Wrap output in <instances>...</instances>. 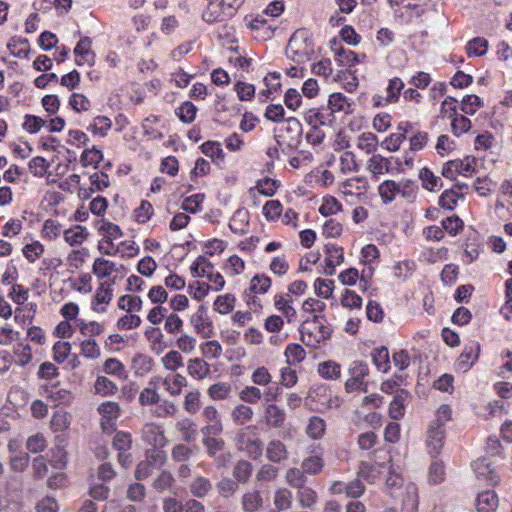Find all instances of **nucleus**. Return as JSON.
Wrapping results in <instances>:
<instances>
[{"mask_svg":"<svg viewBox=\"0 0 512 512\" xmlns=\"http://www.w3.org/2000/svg\"><path fill=\"white\" fill-rule=\"evenodd\" d=\"M314 53V44L305 29H299L291 36L286 54L296 63H303L310 59Z\"/></svg>","mask_w":512,"mask_h":512,"instance_id":"f257e3e1","label":"nucleus"},{"mask_svg":"<svg viewBox=\"0 0 512 512\" xmlns=\"http://www.w3.org/2000/svg\"><path fill=\"white\" fill-rule=\"evenodd\" d=\"M193 277L206 278L213 284L214 291H220L225 286L224 277L215 271L213 264L204 256H199L191 265Z\"/></svg>","mask_w":512,"mask_h":512,"instance_id":"f03ea898","label":"nucleus"},{"mask_svg":"<svg viewBox=\"0 0 512 512\" xmlns=\"http://www.w3.org/2000/svg\"><path fill=\"white\" fill-rule=\"evenodd\" d=\"M301 340L307 346L315 347L321 341L328 339L331 335L329 327L324 326L318 316H314L312 323H304L300 329Z\"/></svg>","mask_w":512,"mask_h":512,"instance_id":"7ed1b4c3","label":"nucleus"},{"mask_svg":"<svg viewBox=\"0 0 512 512\" xmlns=\"http://www.w3.org/2000/svg\"><path fill=\"white\" fill-rule=\"evenodd\" d=\"M349 379L345 383L347 393L355 391L367 392V384L364 379L369 374L368 365L361 361H353L348 368Z\"/></svg>","mask_w":512,"mask_h":512,"instance_id":"20e7f679","label":"nucleus"},{"mask_svg":"<svg viewBox=\"0 0 512 512\" xmlns=\"http://www.w3.org/2000/svg\"><path fill=\"white\" fill-rule=\"evenodd\" d=\"M476 159L467 156L464 159L448 161L442 168V175L448 179H455L456 175L471 176L476 170Z\"/></svg>","mask_w":512,"mask_h":512,"instance_id":"39448f33","label":"nucleus"},{"mask_svg":"<svg viewBox=\"0 0 512 512\" xmlns=\"http://www.w3.org/2000/svg\"><path fill=\"white\" fill-rule=\"evenodd\" d=\"M250 427L243 428L236 434L238 448L245 451L250 457L258 458L262 454L263 445L250 430Z\"/></svg>","mask_w":512,"mask_h":512,"instance_id":"423d86ee","label":"nucleus"},{"mask_svg":"<svg viewBox=\"0 0 512 512\" xmlns=\"http://www.w3.org/2000/svg\"><path fill=\"white\" fill-rule=\"evenodd\" d=\"M201 416L204 421V426L200 430L202 435L221 434L223 432V423L215 406H205Z\"/></svg>","mask_w":512,"mask_h":512,"instance_id":"0eeeda50","label":"nucleus"},{"mask_svg":"<svg viewBox=\"0 0 512 512\" xmlns=\"http://www.w3.org/2000/svg\"><path fill=\"white\" fill-rule=\"evenodd\" d=\"M97 230L98 233L103 237L99 244L100 252L106 255L112 254L108 249V246L113 247V241L122 236L121 229L114 223L102 221L99 223Z\"/></svg>","mask_w":512,"mask_h":512,"instance_id":"6e6552de","label":"nucleus"},{"mask_svg":"<svg viewBox=\"0 0 512 512\" xmlns=\"http://www.w3.org/2000/svg\"><path fill=\"white\" fill-rule=\"evenodd\" d=\"M278 390L279 388H273L268 387L265 392H262L258 387L256 386H246L244 387L240 393L239 398L248 404H256L258 403L263 397L267 401H273L278 396Z\"/></svg>","mask_w":512,"mask_h":512,"instance_id":"1a4fd4ad","label":"nucleus"},{"mask_svg":"<svg viewBox=\"0 0 512 512\" xmlns=\"http://www.w3.org/2000/svg\"><path fill=\"white\" fill-rule=\"evenodd\" d=\"M403 88L404 83L399 77L390 79L385 89V97L381 95H374L372 98L373 105L379 107L386 104L396 103L399 100V96Z\"/></svg>","mask_w":512,"mask_h":512,"instance_id":"9d476101","label":"nucleus"},{"mask_svg":"<svg viewBox=\"0 0 512 512\" xmlns=\"http://www.w3.org/2000/svg\"><path fill=\"white\" fill-rule=\"evenodd\" d=\"M112 285L113 282H104L97 287L91 303V307L94 312L105 313L107 311V306L110 304L113 298Z\"/></svg>","mask_w":512,"mask_h":512,"instance_id":"9b49d317","label":"nucleus"},{"mask_svg":"<svg viewBox=\"0 0 512 512\" xmlns=\"http://www.w3.org/2000/svg\"><path fill=\"white\" fill-rule=\"evenodd\" d=\"M325 269L326 275H334L335 268L344 262L343 248L335 244L325 245Z\"/></svg>","mask_w":512,"mask_h":512,"instance_id":"f8f14e48","label":"nucleus"},{"mask_svg":"<svg viewBox=\"0 0 512 512\" xmlns=\"http://www.w3.org/2000/svg\"><path fill=\"white\" fill-rule=\"evenodd\" d=\"M143 441L154 448H162L167 443V439L160 426L154 423H146L141 430Z\"/></svg>","mask_w":512,"mask_h":512,"instance_id":"ddd939ff","label":"nucleus"},{"mask_svg":"<svg viewBox=\"0 0 512 512\" xmlns=\"http://www.w3.org/2000/svg\"><path fill=\"white\" fill-rule=\"evenodd\" d=\"M191 324L195 331L203 337L208 338L212 335V322L207 315V309L200 306L191 317Z\"/></svg>","mask_w":512,"mask_h":512,"instance_id":"4468645a","label":"nucleus"},{"mask_svg":"<svg viewBox=\"0 0 512 512\" xmlns=\"http://www.w3.org/2000/svg\"><path fill=\"white\" fill-rule=\"evenodd\" d=\"M274 306L287 323H293L297 319V312L292 305V297L290 294L278 293L274 296Z\"/></svg>","mask_w":512,"mask_h":512,"instance_id":"2eb2a0df","label":"nucleus"},{"mask_svg":"<svg viewBox=\"0 0 512 512\" xmlns=\"http://www.w3.org/2000/svg\"><path fill=\"white\" fill-rule=\"evenodd\" d=\"M368 188V183L364 178L353 177L341 183L339 189L346 197L359 198L365 195Z\"/></svg>","mask_w":512,"mask_h":512,"instance_id":"dca6fc26","label":"nucleus"},{"mask_svg":"<svg viewBox=\"0 0 512 512\" xmlns=\"http://www.w3.org/2000/svg\"><path fill=\"white\" fill-rule=\"evenodd\" d=\"M98 412L102 416L101 425L104 430H110L114 427V421L120 416V407L118 403L107 401L98 407Z\"/></svg>","mask_w":512,"mask_h":512,"instance_id":"f3484780","label":"nucleus"},{"mask_svg":"<svg viewBox=\"0 0 512 512\" xmlns=\"http://www.w3.org/2000/svg\"><path fill=\"white\" fill-rule=\"evenodd\" d=\"M91 44L92 41L89 37H83L78 41L74 49L75 61L78 66L84 64L93 65L95 55L91 50Z\"/></svg>","mask_w":512,"mask_h":512,"instance_id":"a211bd4d","label":"nucleus"},{"mask_svg":"<svg viewBox=\"0 0 512 512\" xmlns=\"http://www.w3.org/2000/svg\"><path fill=\"white\" fill-rule=\"evenodd\" d=\"M444 428L430 424L427 435V446L431 456H437L444 445Z\"/></svg>","mask_w":512,"mask_h":512,"instance_id":"6ab92c4d","label":"nucleus"},{"mask_svg":"<svg viewBox=\"0 0 512 512\" xmlns=\"http://www.w3.org/2000/svg\"><path fill=\"white\" fill-rule=\"evenodd\" d=\"M263 418L268 426L280 428L284 424L286 413L279 406L269 403L264 405Z\"/></svg>","mask_w":512,"mask_h":512,"instance_id":"aec40b11","label":"nucleus"},{"mask_svg":"<svg viewBox=\"0 0 512 512\" xmlns=\"http://www.w3.org/2000/svg\"><path fill=\"white\" fill-rule=\"evenodd\" d=\"M144 336L149 343L150 350L160 355L167 348L164 335L158 327H149L145 330Z\"/></svg>","mask_w":512,"mask_h":512,"instance_id":"412c9836","label":"nucleus"},{"mask_svg":"<svg viewBox=\"0 0 512 512\" xmlns=\"http://www.w3.org/2000/svg\"><path fill=\"white\" fill-rule=\"evenodd\" d=\"M498 505L499 498L493 490H486L477 495L476 509L478 512H495Z\"/></svg>","mask_w":512,"mask_h":512,"instance_id":"4be33fe9","label":"nucleus"},{"mask_svg":"<svg viewBox=\"0 0 512 512\" xmlns=\"http://www.w3.org/2000/svg\"><path fill=\"white\" fill-rule=\"evenodd\" d=\"M187 373L195 380H204L210 373V365L203 358H191L186 363Z\"/></svg>","mask_w":512,"mask_h":512,"instance_id":"5701e85b","label":"nucleus"},{"mask_svg":"<svg viewBox=\"0 0 512 512\" xmlns=\"http://www.w3.org/2000/svg\"><path fill=\"white\" fill-rule=\"evenodd\" d=\"M162 385L170 396H178L187 386V379L180 373H172L163 378Z\"/></svg>","mask_w":512,"mask_h":512,"instance_id":"b1692460","label":"nucleus"},{"mask_svg":"<svg viewBox=\"0 0 512 512\" xmlns=\"http://www.w3.org/2000/svg\"><path fill=\"white\" fill-rule=\"evenodd\" d=\"M328 107L333 113L342 112L344 114H351L353 112L352 102L343 93H332L328 99Z\"/></svg>","mask_w":512,"mask_h":512,"instance_id":"393cba45","label":"nucleus"},{"mask_svg":"<svg viewBox=\"0 0 512 512\" xmlns=\"http://www.w3.org/2000/svg\"><path fill=\"white\" fill-rule=\"evenodd\" d=\"M382 466L377 463L361 462L357 472L358 478L365 480L369 484L375 483L381 474Z\"/></svg>","mask_w":512,"mask_h":512,"instance_id":"a878e982","label":"nucleus"},{"mask_svg":"<svg viewBox=\"0 0 512 512\" xmlns=\"http://www.w3.org/2000/svg\"><path fill=\"white\" fill-rule=\"evenodd\" d=\"M153 488L158 492L176 493V480L171 472L163 470L153 481Z\"/></svg>","mask_w":512,"mask_h":512,"instance_id":"bb28decb","label":"nucleus"},{"mask_svg":"<svg viewBox=\"0 0 512 512\" xmlns=\"http://www.w3.org/2000/svg\"><path fill=\"white\" fill-rule=\"evenodd\" d=\"M224 11V7L220 4L219 0H211L203 11L202 18L208 23L222 21L228 17Z\"/></svg>","mask_w":512,"mask_h":512,"instance_id":"cd10ccee","label":"nucleus"},{"mask_svg":"<svg viewBox=\"0 0 512 512\" xmlns=\"http://www.w3.org/2000/svg\"><path fill=\"white\" fill-rule=\"evenodd\" d=\"M44 393L46 398L55 405L68 404L72 399L71 393L68 390L56 385L46 387Z\"/></svg>","mask_w":512,"mask_h":512,"instance_id":"c85d7f7f","label":"nucleus"},{"mask_svg":"<svg viewBox=\"0 0 512 512\" xmlns=\"http://www.w3.org/2000/svg\"><path fill=\"white\" fill-rule=\"evenodd\" d=\"M331 114L324 113L320 108H310L304 112V121L311 128H319L326 125L330 120Z\"/></svg>","mask_w":512,"mask_h":512,"instance_id":"c756f323","label":"nucleus"},{"mask_svg":"<svg viewBox=\"0 0 512 512\" xmlns=\"http://www.w3.org/2000/svg\"><path fill=\"white\" fill-rule=\"evenodd\" d=\"M409 126V123H401L398 126V132L392 133L389 137L385 139L383 142V145L385 148L391 152L398 151L401 144L406 138L407 133V127Z\"/></svg>","mask_w":512,"mask_h":512,"instance_id":"7c9ffc66","label":"nucleus"},{"mask_svg":"<svg viewBox=\"0 0 512 512\" xmlns=\"http://www.w3.org/2000/svg\"><path fill=\"white\" fill-rule=\"evenodd\" d=\"M317 372L326 380H337L341 377V366L333 360H327L318 364Z\"/></svg>","mask_w":512,"mask_h":512,"instance_id":"2f4dec72","label":"nucleus"},{"mask_svg":"<svg viewBox=\"0 0 512 512\" xmlns=\"http://www.w3.org/2000/svg\"><path fill=\"white\" fill-rule=\"evenodd\" d=\"M301 468L308 475H318L324 468V459L321 453L310 455L303 459Z\"/></svg>","mask_w":512,"mask_h":512,"instance_id":"473e14b6","label":"nucleus"},{"mask_svg":"<svg viewBox=\"0 0 512 512\" xmlns=\"http://www.w3.org/2000/svg\"><path fill=\"white\" fill-rule=\"evenodd\" d=\"M378 193L383 203H391L399 195V182L386 180L378 187Z\"/></svg>","mask_w":512,"mask_h":512,"instance_id":"72a5a7b5","label":"nucleus"},{"mask_svg":"<svg viewBox=\"0 0 512 512\" xmlns=\"http://www.w3.org/2000/svg\"><path fill=\"white\" fill-rule=\"evenodd\" d=\"M390 165V160L379 154H373L367 161V169L375 176L389 172Z\"/></svg>","mask_w":512,"mask_h":512,"instance_id":"f704fd0d","label":"nucleus"},{"mask_svg":"<svg viewBox=\"0 0 512 512\" xmlns=\"http://www.w3.org/2000/svg\"><path fill=\"white\" fill-rule=\"evenodd\" d=\"M13 354L16 364L21 367L28 365L33 359L32 348L28 343L17 342L13 347Z\"/></svg>","mask_w":512,"mask_h":512,"instance_id":"c9c22d12","label":"nucleus"},{"mask_svg":"<svg viewBox=\"0 0 512 512\" xmlns=\"http://www.w3.org/2000/svg\"><path fill=\"white\" fill-rule=\"evenodd\" d=\"M93 273L100 279L108 278L112 273L117 271L116 264L104 258H96L93 267Z\"/></svg>","mask_w":512,"mask_h":512,"instance_id":"e433bc0d","label":"nucleus"},{"mask_svg":"<svg viewBox=\"0 0 512 512\" xmlns=\"http://www.w3.org/2000/svg\"><path fill=\"white\" fill-rule=\"evenodd\" d=\"M249 226L248 212L243 210H237L229 222L231 231L235 234L242 235L247 232Z\"/></svg>","mask_w":512,"mask_h":512,"instance_id":"4c0bfd02","label":"nucleus"},{"mask_svg":"<svg viewBox=\"0 0 512 512\" xmlns=\"http://www.w3.org/2000/svg\"><path fill=\"white\" fill-rule=\"evenodd\" d=\"M88 235L89 233L85 227L76 225L64 231V240L71 246L81 245Z\"/></svg>","mask_w":512,"mask_h":512,"instance_id":"58836bf2","label":"nucleus"},{"mask_svg":"<svg viewBox=\"0 0 512 512\" xmlns=\"http://www.w3.org/2000/svg\"><path fill=\"white\" fill-rule=\"evenodd\" d=\"M266 452L268 459L275 463H279L288 457L286 447L280 440L270 441Z\"/></svg>","mask_w":512,"mask_h":512,"instance_id":"ea45409f","label":"nucleus"},{"mask_svg":"<svg viewBox=\"0 0 512 512\" xmlns=\"http://www.w3.org/2000/svg\"><path fill=\"white\" fill-rule=\"evenodd\" d=\"M479 352L480 345L478 343L466 346L459 357V365L461 368L464 370L471 368L473 363L478 359Z\"/></svg>","mask_w":512,"mask_h":512,"instance_id":"a19ab883","label":"nucleus"},{"mask_svg":"<svg viewBox=\"0 0 512 512\" xmlns=\"http://www.w3.org/2000/svg\"><path fill=\"white\" fill-rule=\"evenodd\" d=\"M189 489L194 497L204 498L211 491L212 484L208 478L198 476L191 481Z\"/></svg>","mask_w":512,"mask_h":512,"instance_id":"79ce46f5","label":"nucleus"},{"mask_svg":"<svg viewBox=\"0 0 512 512\" xmlns=\"http://www.w3.org/2000/svg\"><path fill=\"white\" fill-rule=\"evenodd\" d=\"M236 303V297L227 293L216 297L213 303V309L219 314L226 315L233 311Z\"/></svg>","mask_w":512,"mask_h":512,"instance_id":"37998d69","label":"nucleus"},{"mask_svg":"<svg viewBox=\"0 0 512 512\" xmlns=\"http://www.w3.org/2000/svg\"><path fill=\"white\" fill-rule=\"evenodd\" d=\"M271 285V278L264 273H260L250 280L249 290L254 294H265L269 291Z\"/></svg>","mask_w":512,"mask_h":512,"instance_id":"c03bdc74","label":"nucleus"},{"mask_svg":"<svg viewBox=\"0 0 512 512\" xmlns=\"http://www.w3.org/2000/svg\"><path fill=\"white\" fill-rule=\"evenodd\" d=\"M263 504L259 491L246 492L242 496L241 505L244 512H256Z\"/></svg>","mask_w":512,"mask_h":512,"instance_id":"a18cd8bd","label":"nucleus"},{"mask_svg":"<svg viewBox=\"0 0 512 512\" xmlns=\"http://www.w3.org/2000/svg\"><path fill=\"white\" fill-rule=\"evenodd\" d=\"M201 150L217 164L224 161L225 154L220 142L207 141L201 145Z\"/></svg>","mask_w":512,"mask_h":512,"instance_id":"49530a36","label":"nucleus"},{"mask_svg":"<svg viewBox=\"0 0 512 512\" xmlns=\"http://www.w3.org/2000/svg\"><path fill=\"white\" fill-rule=\"evenodd\" d=\"M161 363L165 369L175 372L184 366V358L179 351L171 350L161 358Z\"/></svg>","mask_w":512,"mask_h":512,"instance_id":"de8ad7c7","label":"nucleus"},{"mask_svg":"<svg viewBox=\"0 0 512 512\" xmlns=\"http://www.w3.org/2000/svg\"><path fill=\"white\" fill-rule=\"evenodd\" d=\"M218 435L219 434L202 435V444L206 448L207 454L213 458L225 447L224 440L222 438H218Z\"/></svg>","mask_w":512,"mask_h":512,"instance_id":"09e8293b","label":"nucleus"},{"mask_svg":"<svg viewBox=\"0 0 512 512\" xmlns=\"http://www.w3.org/2000/svg\"><path fill=\"white\" fill-rule=\"evenodd\" d=\"M449 119L451 120V131L456 137L467 133L472 127L471 120L462 114L458 113Z\"/></svg>","mask_w":512,"mask_h":512,"instance_id":"8fccbe9b","label":"nucleus"},{"mask_svg":"<svg viewBox=\"0 0 512 512\" xmlns=\"http://www.w3.org/2000/svg\"><path fill=\"white\" fill-rule=\"evenodd\" d=\"M326 431V422L324 419L318 416H313L309 419L306 434L311 439H320L323 437Z\"/></svg>","mask_w":512,"mask_h":512,"instance_id":"3c124183","label":"nucleus"},{"mask_svg":"<svg viewBox=\"0 0 512 512\" xmlns=\"http://www.w3.org/2000/svg\"><path fill=\"white\" fill-rule=\"evenodd\" d=\"M419 178L422 181V186L429 191H436L442 187V180L440 177L428 168H422L419 171Z\"/></svg>","mask_w":512,"mask_h":512,"instance_id":"603ef678","label":"nucleus"},{"mask_svg":"<svg viewBox=\"0 0 512 512\" xmlns=\"http://www.w3.org/2000/svg\"><path fill=\"white\" fill-rule=\"evenodd\" d=\"M483 105V100L477 95H466L461 101L460 110L464 114L472 116L478 111V109L483 107Z\"/></svg>","mask_w":512,"mask_h":512,"instance_id":"864d4df0","label":"nucleus"},{"mask_svg":"<svg viewBox=\"0 0 512 512\" xmlns=\"http://www.w3.org/2000/svg\"><path fill=\"white\" fill-rule=\"evenodd\" d=\"M118 307L127 313L139 312L142 309V299L135 295H123L118 300Z\"/></svg>","mask_w":512,"mask_h":512,"instance_id":"5fc2aeb1","label":"nucleus"},{"mask_svg":"<svg viewBox=\"0 0 512 512\" xmlns=\"http://www.w3.org/2000/svg\"><path fill=\"white\" fill-rule=\"evenodd\" d=\"M253 414L254 412L251 407L245 404H239L233 408L231 417L235 424L244 425L252 419Z\"/></svg>","mask_w":512,"mask_h":512,"instance_id":"6e6d98bb","label":"nucleus"},{"mask_svg":"<svg viewBox=\"0 0 512 512\" xmlns=\"http://www.w3.org/2000/svg\"><path fill=\"white\" fill-rule=\"evenodd\" d=\"M474 470L479 479H484L489 484L495 485L500 481L497 473L490 469L488 465L485 466L482 461H477L474 463Z\"/></svg>","mask_w":512,"mask_h":512,"instance_id":"4d7b16f0","label":"nucleus"},{"mask_svg":"<svg viewBox=\"0 0 512 512\" xmlns=\"http://www.w3.org/2000/svg\"><path fill=\"white\" fill-rule=\"evenodd\" d=\"M372 360L379 371L386 373L389 370V351L386 347L374 349Z\"/></svg>","mask_w":512,"mask_h":512,"instance_id":"13d9d810","label":"nucleus"},{"mask_svg":"<svg viewBox=\"0 0 512 512\" xmlns=\"http://www.w3.org/2000/svg\"><path fill=\"white\" fill-rule=\"evenodd\" d=\"M176 115L183 123H192L195 120L197 107L190 101L183 102L176 110Z\"/></svg>","mask_w":512,"mask_h":512,"instance_id":"bf43d9fd","label":"nucleus"},{"mask_svg":"<svg viewBox=\"0 0 512 512\" xmlns=\"http://www.w3.org/2000/svg\"><path fill=\"white\" fill-rule=\"evenodd\" d=\"M285 356L289 365H295L301 363L305 359L306 352L301 345L292 343L286 347Z\"/></svg>","mask_w":512,"mask_h":512,"instance_id":"052dcab7","label":"nucleus"},{"mask_svg":"<svg viewBox=\"0 0 512 512\" xmlns=\"http://www.w3.org/2000/svg\"><path fill=\"white\" fill-rule=\"evenodd\" d=\"M287 483L294 488H302L307 481L306 473L301 468H289L285 475Z\"/></svg>","mask_w":512,"mask_h":512,"instance_id":"680f3d73","label":"nucleus"},{"mask_svg":"<svg viewBox=\"0 0 512 512\" xmlns=\"http://www.w3.org/2000/svg\"><path fill=\"white\" fill-rule=\"evenodd\" d=\"M357 147L367 154L373 153L378 147V139L373 133H362L357 139Z\"/></svg>","mask_w":512,"mask_h":512,"instance_id":"e2e57ef3","label":"nucleus"},{"mask_svg":"<svg viewBox=\"0 0 512 512\" xmlns=\"http://www.w3.org/2000/svg\"><path fill=\"white\" fill-rule=\"evenodd\" d=\"M153 359L144 354H137L132 359V367L137 375L148 373L153 367Z\"/></svg>","mask_w":512,"mask_h":512,"instance_id":"0e129e2a","label":"nucleus"},{"mask_svg":"<svg viewBox=\"0 0 512 512\" xmlns=\"http://www.w3.org/2000/svg\"><path fill=\"white\" fill-rule=\"evenodd\" d=\"M201 407V394L198 390L189 391L183 402L184 410L189 414H196Z\"/></svg>","mask_w":512,"mask_h":512,"instance_id":"69168bd1","label":"nucleus"},{"mask_svg":"<svg viewBox=\"0 0 512 512\" xmlns=\"http://www.w3.org/2000/svg\"><path fill=\"white\" fill-rule=\"evenodd\" d=\"M488 41L483 37H476L470 40L466 45L468 56H483L487 53Z\"/></svg>","mask_w":512,"mask_h":512,"instance_id":"338daca9","label":"nucleus"},{"mask_svg":"<svg viewBox=\"0 0 512 512\" xmlns=\"http://www.w3.org/2000/svg\"><path fill=\"white\" fill-rule=\"evenodd\" d=\"M8 49L16 57L27 58L30 51L29 41L25 38H13L8 43Z\"/></svg>","mask_w":512,"mask_h":512,"instance_id":"774afa93","label":"nucleus"}]
</instances>
